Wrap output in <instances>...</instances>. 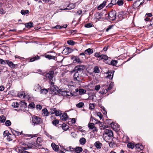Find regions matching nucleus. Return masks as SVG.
<instances>
[{"instance_id":"a211bd4d","label":"nucleus","mask_w":153,"mask_h":153,"mask_svg":"<svg viewBox=\"0 0 153 153\" xmlns=\"http://www.w3.org/2000/svg\"><path fill=\"white\" fill-rule=\"evenodd\" d=\"M36 144L35 142L29 143L27 145L28 148L29 149L34 148L36 146Z\"/></svg>"},{"instance_id":"e2e57ef3","label":"nucleus","mask_w":153,"mask_h":153,"mask_svg":"<svg viewBox=\"0 0 153 153\" xmlns=\"http://www.w3.org/2000/svg\"><path fill=\"white\" fill-rule=\"evenodd\" d=\"M114 25H109L108 27L106 29V32H108L109 30L110 29L113 28L114 26Z\"/></svg>"},{"instance_id":"c756f323","label":"nucleus","mask_w":153,"mask_h":153,"mask_svg":"<svg viewBox=\"0 0 153 153\" xmlns=\"http://www.w3.org/2000/svg\"><path fill=\"white\" fill-rule=\"evenodd\" d=\"M114 82H111V83L110 84L109 86L108 87V88L107 89H105L106 90H107V92L111 90L112 88V87L114 86Z\"/></svg>"},{"instance_id":"cd10ccee","label":"nucleus","mask_w":153,"mask_h":153,"mask_svg":"<svg viewBox=\"0 0 153 153\" xmlns=\"http://www.w3.org/2000/svg\"><path fill=\"white\" fill-rule=\"evenodd\" d=\"M29 12L28 10H21V14H22V15H28V13H29Z\"/></svg>"},{"instance_id":"f257e3e1","label":"nucleus","mask_w":153,"mask_h":153,"mask_svg":"<svg viewBox=\"0 0 153 153\" xmlns=\"http://www.w3.org/2000/svg\"><path fill=\"white\" fill-rule=\"evenodd\" d=\"M54 72L53 71H50L46 74L45 76L47 79H49L51 83V84L53 85V82L54 81L55 79L53 78Z\"/></svg>"},{"instance_id":"5701e85b","label":"nucleus","mask_w":153,"mask_h":153,"mask_svg":"<svg viewBox=\"0 0 153 153\" xmlns=\"http://www.w3.org/2000/svg\"><path fill=\"white\" fill-rule=\"evenodd\" d=\"M59 89V88L56 86H52L50 88V90L51 92L56 91Z\"/></svg>"},{"instance_id":"13d9d810","label":"nucleus","mask_w":153,"mask_h":153,"mask_svg":"<svg viewBox=\"0 0 153 153\" xmlns=\"http://www.w3.org/2000/svg\"><path fill=\"white\" fill-rule=\"evenodd\" d=\"M19 105V104L17 102H13L12 105V106L15 108L18 107Z\"/></svg>"},{"instance_id":"4d7b16f0","label":"nucleus","mask_w":153,"mask_h":153,"mask_svg":"<svg viewBox=\"0 0 153 153\" xmlns=\"http://www.w3.org/2000/svg\"><path fill=\"white\" fill-rule=\"evenodd\" d=\"M35 105L33 102L30 103L28 105V107H30L32 108H35Z\"/></svg>"},{"instance_id":"0eeeda50","label":"nucleus","mask_w":153,"mask_h":153,"mask_svg":"<svg viewBox=\"0 0 153 153\" xmlns=\"http://www.w3.org/2000/svg\"><path fill=\"white\" fill-rule=\"evenodd\" d=\"M6 62L9 66L12 68L14 69L18 67V65L17 64H14L11 61H10L8 60H6Z\"/></svg>"},{"instance_id":"8fccbe9b","label":"nucleus","mask_w":153,"mask_h":153,"mask_svg":"<svg viewBox=\"0 0 153 153\" xmlns=\"http://www.w3.org/2000/svg\"><path fill=\"white\" fill-rule=\"evenodd\" d=\"M9 134L10 133L9 131L8 130H6L4 132L3 136L4 137H5L6 136L7 137Z\"/></svg>"},{"instance_id":"4be33fe9","label":"nucleus","mask_w":153,"mask_h":153,"mask_svg":"<svg viewBox=\"0 0 153 153\" xmlns=\"http://www.w3.org/2000/svg\"><path fill=\"white\" fill-rule=\"evenodd\" d=\"M93 53V50L89 48L85 51V53L86 54L90 55Z\"/></svg>"},{"instance_id":"49530a36","label":"nucleus","mask_w":153,"mask_h":153,"mask_svg":"<svg viewBox=\"0 0 153 153\" xmlns=\"http://www.w3.org/2000/svg\"><path fill=\"white\" fill-rule=\"evenodd\" d=\"M59 123V120H54L52 121V124L55 126H56Z\"/></svg>"},{"instance_id":"bb28decb","label":"nucleus","mask_w":153,"mask_h":153,"mask_svg":"<svg viewBox=\"0 0 153 153\" xmlns=\"http://www.w3.org/2000/svg\"><path fill=\"white\" fill-rule=\"evenodd\" d=\"M40 57L39 56L37 55L34 57L30 58V62H32L36 60H37L40 59Z\"/></svg>"},{"instance_id":"f8f14e48","label":"nucleus","mask_w":153,"mask_h":153,"mask_svg":"<svg viewBox=\"0 0 153 153\" xmlns=\"http://www.w3.org/2000/svg\"><path fill=\"white\" fill-rule=\"evenodd\" d=\"M71 59L73 60L74 62V61L75 62L78 63L79 64L82 63L83 61L82 60H80L79 58L77 56H73L71 57Z\"/></svg>"},{"instance_id":"09e8293b","label":"nucleus","mask_w":153,"mask_h":153,"mask_svg":"<svg viewBox=\"0 0 153 153\" xmlns=\"http://www.w3.org/2000/svg\"><path fill=\"white\" fill-rule=\"evenodd\" d=\"M117 4L119 6H122L123 4V0H118L117 2Z\"/></svg>"},{"instance_id":"5fc2aeb1","label":"nucleus","mask_w":153,"mask_h":153,"mask_svg":"<svg viewBox=\"0 0 153 153\" xmlns=\"http://www.w3.org/2000/svg\"><path fill=\"white\" fill-rule=\"evenodd\" d=\"M117 63V61L115 60H112L111 62V64L113 66H116Z\"/></svg>"},{"instance_id":"20e7f679","label":"nucleus","mask_w":153,"mask_h":153,"mask_svg":"<svg viewBox=\"0 0 153 153\" xmlns=\"http://www.w3.org/2000/svg\"><path fill=\"white\" fill-rule=\"evenodd\" d=\"M85 68V67L84 65H79L75 67L73 72H76L79 73L81 71L82 72Z\"/></svg>"},{"instance_id":"ea45409f","label":"nucleus","mask_w":153,"mask_h":153,"mask_svg":"<svg viewBox=\"0 0 153 153\" xmlns=\"http://www.w3.org/2000/svg\"><path fill=\"white\" fill-rule=\"evenodd\" d=\"M84 105V103H83L82 102H79L77 104H76V106L77 108H81Z\"/></svg>"},{"instance_id":"6e6d98bb","label":"nucleus","mask_w":153,"mask_h":153,"mask_svg":"<svg viewBox=\"0 0 153 153\" xmlns=\"http://www.w3.org/2000/svg\"><path fill=\"white\" fill-rule=\"evenodd\" d=\"M12 135L10 133L9 135L7 137V139L8 141H10L12 140Z\"/></svg>"},{"instance_id":"bf43d9fd","label":"nucleus","mask_w":153,"mask_h":153,"mask_svg":"<svg viewBox=\"0 0 153 153\" xmlns=\"http://www.w3.org/2000/svg\"><path fill=\"white\" fill-rule=\"evenodd\" d=\"M67 125L65 123H63L62 124V128L63 130L65 131H66L68 129V127H67Z\"/></svg>"},{"instance_id":"58836bf2","label":"nucleus","mask_w":153,"mask_h":153,"mask_svg":"<svg viewBox=\"0 0 153 153\" xmlns=\"http://www.w3.org/2000/svg\"><path fill=\"white\" fill-rule=\"evenodd\" d=\"M127 146L128 148L133 149L134 148V145L133 143H130L127 144Z\"/></svg>"},{"instance_id":"c03bdc74","label":"nucleus","mask_w":153,"mask_h":153,"mask_svg":"<svg viewBox=\"0 0 153 153\" xmlns=\"http://www.w3.org/2000/svg\"><path fill=\"white\" fill-rule=\"evenodd\" d=\"M67 43L70 45H73L75 44V42L72 40H68L67 41Z\"/></svg>"},{"instance_id":"9d476101","label":"nucleus","mask_w":153,"mask_h":153,"mask_svg":"<svg viewBox=\"0 0 153 153\" xmlns=\"http://www.w3.org/2000/svg\"><path fill=\"white\" fill-rule=\"evenodd\" d=\"M20 110H23L24 109L26 108L27 107V104L26 102H23L22 101H21V102H20Z\"/></svg>"},{"instance_id":"39448f33","label":"nucleus","mask_w":153,"mask_h":153,"mask_svg":"<svg viewBox=\"0 0 153 153\" xmlns=\"http://www.w3.org/2000/svg\"><path fill=\"white\" fill-rule=\"evenodd\" d=\"M109 19L112 21L114 20L116 17V13L114 10L110 11L108 15Z\"/></svg>"},{"instance_id":"393cba45","label":"nucleus","mask_w":153,"mask_h":153,"mask_svg":"<svg viewBox=\"0 0 153 153\" xmlns=\"http://www.w3.org/2000/svg\"><path fill=\"white\" fill-rule=\"evenodd\" d=\"M21 151L20 152V153H30L29 152L26 151L25 150L27 149V148L26 147H21Z\"/></svg>"},{"instance_id":"f3484780","label":"nucleus","mask_w":153,"mask_h":153,"mask_svg":"<svg viewBox=\"0 0 153 153\" xmlns=\"http://www.w3.org/2000/svg\"><path fill=\"white\" fill-rule=\"evenodd\" d=\"M82 150V149L81 147H76L75 148L74 152L76 153H80Z\"/></svg>"},{"instance_id":"864d4df0","label":"nucleus","mask_w":153,"mask_h":153,"mask_svg":"<svg viewBox=\"0 0 153 153\" xmlns=\"http://www.w3.org/2000/svg\"><path fill=\"white\" fill-rule=\"evenodd\" d=\"M93 25L91 23H87L85 25V27L86 28H89L93 27Z\"/></svg>"},{"instance_id":"e433bc0d","label":"nucleus","mask_w":153,"mask_h":153,"mask_svg":"<svg viewBox=\"0 0 153 153\" xmlns=\"http://www.w3.org/2000/svg\"><path fill=\"white\" fill-rule=\"evenodd\" d=\"M79 94L80 95H82L85 93L86 91L85 89H80L79 90Z\"/></svg>"},{"instance_id":"79ce46f5","label":"nucleus","mask_w":153,"mask_h":153,"mask_svg":"<svg viewBox=\"0 0 153 153\" xmlns=\"http://www.w3.org/2000/svg\"><path fill=\"white\" fill-rule=\"evenodd\" d=\"M56 109V108H51L50 109V111L49 112V113L51 114H54Z\"/></svg>"},{"instance_id":"2f4dec72","label":"nucleus","mask_w":153,"mask_h":153,"mask_svg":"<svg viewBox=\"0 0 153 153\" xmlns=\"http://www.w3.org/2000/svg\"><path fill=\"white\" fill-rule=\"evenodd\" d=\"M45 57L49 59H55V56L51 55H47L45 56Z\"/></svg>"},{"instance_id":"6e6552de","label":"nucleus","mask_w":153,"mask_h":153,"mask_svg":"<svg viewBox=\"0 0 153 153\" xmlns=\"http://www.w3.org/2000/svg\"><path fill=\"white\" fill-rule=\"evenodd\" d=\"M106 123L108 125H111L112 128H113L114 129L116 127H114V126H116L117 125V124L115 123H114L110 119L107 120L105 121Z\"/></svg>"},{"instance_id":"9b49d317","label":"nucleus","mask_w":153,"mask_h":153,"mask_svg":"<svg viewBox=\"0 0 153 153\" xmlns=\"http://www.w3.org/2000/svg\"><path fill=\"white\" fill-rule=\"evenodd\" d=\"M60 117L61 119L64 121L67 120L68 118V116L67 114L65 113H64L63 114L62 113Z\"/></svg>"},{"instance_id":"412c9836","label":"nucleus","mask_w":153,"mask_h":153,"mask_svg":"<svg viewBox=\"0 0 153 153\" xmlns=\"http://www.w3.org/2000/svg\"><path fill=\"white\" fill-rule=\"evenodd\" d=\"M107 1H103V3L101 4L99 6L97 7V9L98 10H100L102 9L106 4Z\"/></svg>"},{"instance_id":"0e129e2a","label":"nucleus","mask_w":153,"mask_h":153,"mask_svg":"<svg viewBox=\"0 0 153 153\" xmlns=\"http://www.w3.org/2000/svg\"><path fill=\"white\" fill-rule=\"evenodd\" d=\"M123 16V13L121 12H119L118 13V14L117 16V17L120 19H122Z\"/></svg>"},{"instance_id":"3c124183","label":"nucleus","mask_w":153,"mask_h":153,"mask_svg":"<svg viewBox=\"0 0 153 153\" xmlns=\"http://www.w3.org/2000/svg\"><path fill=\"white\" fill-rule=\"evenodd\" d=\"M11 123L10 120H7L5 122V125L7 126H9L11 125Z\"/></svg>"},{"instance_id":"4468645a","label":"nucleus","mask_w":153,"mask_h":153,"mask_svg":"<svg viewBox=\"0 0 153 153\" xmlns=\"http://www.w3.org/2000/svg\"><path fill=\"white\" fill-rule=\"evenodd\" d=\"M114 72V71H108L107 73L108 75L107 76V77L110 79H111L113 78Z\"/></svg>"},{"instance_id":"1a4fd4ad","label":"nucleus","mask_w":153,"mask_h":153,"mask_svg":"<svg viewBox=\"0 0 153 153\" xmlns=\"http://www.w3.org/2000/svg\"><path fill=\"white\" fill-rule=\"evenodd\" d=\"M22 135V136L24 137H28L31 138L33 137H36L38 136L37 134H24L22 133V131L20 132V135Z\"/></svg>"},{"instance_id":"37998d69","label":"nucleus","mask_w":153,"mask_h":153,"mask_svg":"<svg viewBox=\"0 0 153 153\" xmlns=\"http://www.w3.org/2000/svg\"><path fill=\"white\" fill-rule=\"evenodd\" d=\"M88 126L89 129H92L94 128V127L95 126L94 124L93 123H89L88 125Z\"/></svg>"},{"instance_id":"7ed1b4c3","label":"nucleus","mask_w":153,"mask_h":153,"mask_svg":"<svg viewBox=\"0 0 153 153\" xmlns=\"http://www.w3.org/2000/svg\"><path fill=\"white\" fill-rule=\"evenodd\" d=\"M31 120L32 123L34 125L40 124L42 123L41 118L34 115L32 117Z\"/></svg>"},{"instance_id":"de8ad7c7","label":"nucleus","mask_w":153,"mask_h":153,"mask_svg":"<svg viewBox=\"0 0 153 153\" xmlns=\"http://www.w3.org/2000/svg\"><path fill=\"white\" fill-rule=\"evenodd\" d=\"M100 107L102 109L101 110V111H102V113L104 114H106L107 112L106 111V110H105V108L102 105L101 106H100Z\"/></svg>"},{"instance_id":"423d86ee","label":"nucleus","mask_w":153,"mask_h":153,"mask_svg":"<svg viewBox=\"0 0 153 153\" xmlns=\"http://www.w3.org/2000/svg\"><path fill=\"white\" fill-rule=\"evenodd\" d=\"M75 73L74 75V80L75 82L77 83L80 82L82 80V77L79 75V73L74 72Z\"/></svg>"},{"instance_id":"dca6fc26","label":"nucleus","mask_w":153,"mask_h":153,"mask_svg":"<svg viewBox=\"0 0 153 153\" xmlns=\"http://www.w3.org/2000/svg\"><path fill=\"white\" fill-rule=\"evenodd\" d=\"M94 146L97 149H100L102 146V144L99 141H96L94 144Z\"/></svg>"},{"instance_id":"a18cd8bd","label":"nucleus","mask_w":153,"mask_h":153,"mask_svg":"<svg viewBox=\"0 0 153 153\" xmlns=\"http://www.w3.org/2000/svg\"><path fill=\"white\" fill-rule=\"evenodd\" d=\"M36 145L39 146V144L38 142L39 143L42 142V139L41 137H38L36 139Z\"/></svg>"},{"instance_id":"69168bd1","label":"nucleus","mask_w":153,"mask_h":153,"mask_svg":"<svg viewBox=\"0 0 153 153\" xmlns=\"http://www.w3.org/2000/svg\"><path fill=\"white\" fill-rule=\"evenodd\" d=\"M97 116L99 117L100 119H101L102 117V115L101 114V113L100 112H98L97 114Z\"/></svg>"},{"instance_id":"b1692460","label":"nucleus","mask_w":153,"mask_h":153,"mask_svg":"<svg viewBox=\"0 0 153 153\" xmlns=\"http://www.w3.org/2000/svg\"><path fill=\"white\" fill-rule=\"evenodd\" d=\"M6 120V117L5 116L2 115L0 116V123H4Z\"/></svg>"},{"instance_id":"7c9ffc66","label":"nucleus","mask_w":153,"mask_h":153,"mask_svg":"<svg viewBox=\"0 0 153 153\" xmlns=\"http://www.w3.org/2000/svg\"><path fill=\"white\" fill-rule=\"evenodd\" d=\"M25 26L28 28H30L33 27V23L32 22H30L26 23L25 25Z\"/></svg>"},{"instance_id":"4c0bfd02","label":"nucleus","mask_w":153,"mask_h":153,"mask_svg":"<svg viewBox=\"0 0 153 153\" xmlns=\"http://www.w3.org/2000/svg\"><path fill=\"white\" fill-rule=\"evenodd\" d=\"M26 96L25 92L24 91H22L20 93V98H24Z\"/></svg>"},{"instance_id":"338daca9","label":"nucleus","mask_w":153,"mask_h":153,"mask_svg":"<svg viewBox=\"0 0 153 153\" xmlns=\"http://www.w3.org/2000/svg\"><path fill=\"white\" fill-rule=\"evenodd\" d=\"M6 63V61L3 60L1 59H0V63L2 65H4Z\"/></svg>"},{"instance_id":"a878e982","label":"nucleus","mask_w":153,"mask_h":153,"mask_svg":"<svg viewBox=\"0 0 153 153\" xmlns=\"http://www.w3.org/2000/svg\"><path fill=\"white\" fill-rule=\"evenodd\" d=\"M79 142L80 144L84 145L86 143V139L85 138L82 137L80 139Z\"/></svg>"},{"instance_id":"774afa93","label":"nucleus","mask_w":153,"mask_h":153,"mask_svg":"<svg viewBox=\"0 0 153 153\" xmlns=\"http://www.w3.org/2000/svg\"><path fill=\"white\" fill-rule=\"evenodd\" d=\"M100 85H97L95 86V89L97 91H98L100 89Z\"/></svg>"},{"instance_id":"a19ab883","label":"nucleus","mask_w":153,"mask_h":153,"mask_svg":"<svg viewBox=\"0 0 153 153\" xmlns=\"http://www.w3.org/2000/svg\"><path fill=\"white\" fill-rule=\"evenodd\" d=\"M94 72L95 73H100V70L98 67L96 66L94 68Z\"/></svg>"},{"instance_id":"c85d7f7f","label":"nucleus","mask_w":153,"mask_h":153,"mask_svg":"<svg viewBox=\"0 0 153 153\" xmlns=\"http://www.w3.org/2000/svg\"><path fill=\"white\" fill-rule=\"evenodd\" d=\"M108 57L106 55L102 54L101 55L100 57L99 58V60H100L102 59H103L105 60H108Z\"/></svg>"},{"instance_id":"aec40b11","label":"nucleus","mask_w":153,"mask_h":153,"mask_svg":"<svg viewBox=\"0 0 153 153\" xmlns=\"http://www.w3.org/2000/svg\"><path fill=\"white\" fill-rule=\"evenodd\" d=\"M140 0H137L135 1L133 4V7L134 9H136L139 6V3Z\"/></svg>"},{"instance_id":"2eb2a0df","label":"nucleus","mask_w":153,"mask_h":153,"mask_svg":"<svg viewBox=\"0 0 153 153\" xmlns=\"http://www.w3.org/2000/svg\"><path fill=\"white\" fill-rule=\"evenodd\" d=\"M51 146L53 149L56 152H58L59 150V146L55 144L54 143H52L51 144Z\"/></svg>"},{"instance_id":"603ef678","label":"nucleus","mask_w":153,"mask_h":153,"mask_svg":"<svg viewBox=\"0 0 153 153\" xmlns=\"http://www.w3.org/2000/svg\"><path fill=\"white\" fill-rule=\"evenodd\" d=\"M48 90L47 89H43L41 90L40 92L41 93L44 94H46L48 92Z\"/></svg>"},{"instance_id":"72a5a7b5","label":"nucleus","mask_w":153,"mask_h":153,"mask_svg":"<svg viewBox=\"0 0 153 153\" xmlns=\"http://www.w3.org/2000/svg\"><path fill=\"white\" fill-rule=\"evenodd\" d=\"M42 112L44 115L46 116H48L49 112L46 108H45L42 110Z\"/></svg>"},{"instance_id":"f03ea898","label":"nucleus","mask_w":153,"mask_h":153,"mask_svg":"<svg viewBox=\"0 0 153 153\" xmlns=\"http://www.w3.org/2000/svg\"><path fill=\"white\" fill-rule=\"evenodd\" d=\"M105 134L104 135H106L105 136L104 139L105 140H106L105 139H107V138L108 140L110 139L111 137H112L113 136V132L112 130L109 129H105Z\"/></svg>"},{"instance_id":"c9c22d12","label":"nucleus","mask_w":153,"mask_h":153,"mask_svg":"<svg viewBox=\"0 0 153 153\" xmlns=\"http://www.w3.org/2000/svg\"><path fill=\"white\" fill-rule=\"evenodd\" d=\"M135 148L137 149L141 150L142 149H143V146L141 145H140V144H136L134 146Z\"/></svg>"},{"instance_id":"ddd939ff","label":"nucleus","mask_w":153,"mask_h":153,"mask_svg":"<svg viewBox=\"0 0 153 153\" xmlns=\"http://www.w3.org/2000/svg\"><path fill=\"white\" fill-rule=\"evenodd\" d=\"M71 52V50L68 47H66L63 51L62 53L65 55H67Z\"/></svg>"},{"instance_id":"f704fd0d","label":"nucleus","mask_w":153,"mask_h":153,"mask_svg":"<svg viewBox=\"0 0 153 153\" xmlns=\"http://www.w3.org/2000/svg\"><path fill=\"white\" fill-rule=\"evenodd\" d=\"M54 114L56 116H60L62 114L61 111L60 110H57L56 109Z\"/></svg>"},{"instance_id":"052dcab7","label":"nucleus","mask_w":153,"mask_h":153,"mask_svg":"<svg viewBox=\"0 0 153 153\" xmlns=\"http://www.w3.org/2000/svg\"><path fill=\"white\" fill-rule=\"evenodd\" d=\"M107 91L105 89L104 90H102L100 91V93L102 94H105L107 92Z\"/></svg>"},{"instance_id":"473e14b6","label":"nucleus","mask_w":153,"mask_h":153,"mask_svg":"<svg viewBox=\"0 0 153 153\" xmlns=\"http://www.w3.org/2000/svg\"><path fill=\"white\" fill-rule=\"evenodd\" d=\"M11 130L12 133L14 136H18L19 135V132L12 128L11 129Z\"/></svg>"},{"instance_id":"680f3d73","label":"nucleus","mask_w":153,"mask_h":153,"mask_svg":"<svg viewBox=\"0 0 153 153\" xmlns=\"http://www.w3.org/2000/svg\"><path fill=\"white\" fill-rule=\"evenodd\" d=\"M94 108V103H90L89 105V108L90 109H93Z\"/></svg>"},{"instance_id":"6ab92c4d","label":"nucleus","mask_w":153,"mask_h":153,"mask_svg":"<svg viewBox=\"0 0 153 153\" xmlns=\"http://www.w3.org/2000/svg\"><path fill=\"white\" fill-rule=\"evenodd\" d=\"M66 91L62 90L61 89H59L58 91H57V94H59V95L60 94L62 96H65V95L66 94Z\"/></svg>"}]
</instances>
